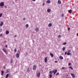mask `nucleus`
Here are the masks:
<instances>
[{"instance_id": "f257e3e1", "label": "nucleus", "mask_w": 78, "mask_h": 78, "mask_svg": "<svg viewBox=\"0 0 78 78\" xmlns=\"http://www.w3.org/2000/svg\"><path fill=\"white\" fill-rule=\"evenodd\" d=\"M2 50H3V51L4 52H5V54H6V55L8 54V52H7V51H6V50L5 49L3 48L2 49Z\"/></svg>"}, {"instance_id": "f03ea898", "label": "nucleus", "mask_w": 78, "mask_h": 78, "mask_svg": "<svg viewBox=\"0 0 78 78\" xmlns=\"http://www.w3.org/2000/svg\"><path fill=\"white\" fill-rule=\"evenodd\" d=\"M5 5H4V2H2L0 3V6H4Z\"/></svg>"}, {"instance_id": "7ed1b4c3", "label": "nucleus", "mask_w": 78, "mask_h": 78, "mask_svg": "<svg viewBox=\"0 0 78 78\" xmlns=\"http://www.w3.org/2000/svg\"><path fill=\"white\" fill-rule=\"evenodd\" d=\"M36 67H37L36 66V65H34V67L33 68V70H36Z\"/></svg>"}, {"instance_id": "20e7f679", "label": "nucleus", "mask_w": 78, "mask_h": 78, "mask_svg": "<svg viewBox=\"0 0 78 78\" xmlns=\"http://www.w3.org/2000/svg\"><path fill=\"white\" fill-rule=\"evenodd\" d=\"M53 72L54 74H56V73H57V70H55V71L53 70Z\"/></svg>"}, {"instance_id": "39448f33", "label": "nucleus", "mask_w": 78, "mask_h": 78, "mask_svg": "<svg viewBox=\"0 0 78 78\" xmlns=\"http://www.w3.org/2000/svg\"><path fill=\"white\" fill-rule=\"evenodd\" d=\"M71 75H72V77L73 78H75V75L73 73H71Z\"/></svg>"}, {"instance_id": "423d86ee", "label": "nucleus", "mask_w": 78, "mask_h": 78, "mask_svg": "<svg viewBox=\"0 0 78 78\" xmlns=\"http://www.w3.org/2000/svg\"><path fill=\"white\" fill-rule=\"evenodd\" d=\"M27 71L28 73H29L30 72V68H28L27 69Z\"/></svg>"}, {"instance_id": "0eeeda50", "label": "nucleus", "mask_w": 78, "mask_h": 78, "mask_svg": "<svg viewBox=\"0 0 78 78\" xmlns=\"http://www.w3.org/2000/svg\"><path fill=\"white\" fill-rule=\"evenodd\" d=\"M16 57L17 58H19V54H16Z\"/></svg>"}, {"instance_id": "6e6552de", "label": "nucleus", "mask_w": 78, "mask_h": 78, "mask_svg": "<svg viewBox=\"0 0 78 78\" xmlns=\"http://www.w3.org/2000/svg\"><path fill=\"white\" fill-rule=\"evenodd\" d=\"M44 61H45V63H46V62H47V58L46 57L45 59H44Z\"/></svg>"}, {"instance_id": "1a4fd4ad", "label": "nucleus", "mask_w": 78, "mask_h": 78, "mask_svg": "<svg viewBox=\"0 0 78 78\" xmlns=\"http://www.w3.org/2000/svg\"><path fill=\"white\" fill-rule=\"evenodd\" d=\"M40 74H41V73H39L37 75V77H39V76H40Z\"/></svg>"}, {"instance_id": "9d476101", "label": "nucleus", "mask_w": 78, "mask_h": 78, "mask_svg": "<svg viewBox=\"0 0 78 78\" xmlns=\"http://www.w3.org/2000/svg\"><path fill=\"white\" fill-rule=\"evenodd\" d=\"M52 25V24H51V23H49L48 24V26L49 27H51Z\"/></svg>"}, {"instance_id": "9b49d317", "label": "nucleus", "mask_w": 78, "mask_h": 78, "mask_svg": "<svg viewBox=\"0 0 78 78\" xmlns=\"http://www.w3.org/2000/svg\"><path fill=\"white\" fill-rule=\"evenodd\" d=\"M51 11V9H47V12H50Z\"/></svg>"}, {"instance_id": "f8f14e48", "label": "nucleus", "mask_w": 78, "mask_h": 78, "mask_svg": "<svg viewBox=\"0 0 78 78\" xmlns=\"http://www.w3.org/2000/svg\"><path fill=\"white\" fill-rule=\"evenodd\" d=\"M59 58L61 60L63 59V57H62V56H60Z\"/></svg>"}, {"instance_id": "ddd939ff", "label": "nucleus", "mask_w": 78, "mask_h": 78, "mask_svg": "<svg viewBox=\"0 0 78 78\" xmlns=\"http://www.w3.org/2000/svg\"><path fill=\"white\" fill-rule=\"evenodd\" d=\"M3 25V22H1V24H0V26H1V27H2V26Z\"/></svg>"}, {"instance_id": "4468645a", "label": "nucleus", "mask_w": 78, "mask_h": 78, "mask_svg": "<svg viewBox=\"0 0 78 78\" xmlns=\"http://www.w3.org/2000/svg\"><path fill=\"white\" fill-rule=\"evenodd\" d=\"M1 75H3V73H4V71L3 70L1 71Z\"/></svg>"}, {"instance_id": "2eb2a0df", "label": "nucleus", "mask_w": 78, "mask_h": 78, "mask_svg": "<svg viewBox=\"0 0 78 78\" xmlns=\"http://www.w3.org/2000/svg\"><path fill=\"white\" fill-rule=\"evenodd\" d=\"M50 55L51 56L52 58H53V54L51 53H50Z\"/></svg>"}, {"instance_id": "dca6fc26", "label": "nucleus", "mask_w": 78, "mask_h": 78, "mask_svg": "<svg viewBox=\"0 0 78 78\" xmlns=\"http://www.w3.org/2000/svg\"><path fill=\"white\" fill-rule=\"evenodd\" d=\"M9 31L8 30H6V34L7 35L8 34H9Z\"/></svg>"}, {"instance_id": "f3484780", "label": "nucleus", "mask_w": 78, "mask_h": 78, "mask_svg": "<svg viewBox=\"0 0 78 78\" xmlns=\"http://www.w3.org/2000/svg\"><path fill=\"white\" fill-rule=\"evenodd\" d=\"M28 27H29L28 24H27L26 25V28H28Z\"/></svg>"}, {"instance_id": "a211bd4d", "label": "nucleus", "mask_w": 78, "mask_h": 78, "mask_svg": "<svg viewBox=\"0 0 78 78\" xmlns=\"http://www.w3.org/2000/svg\"><path fill=\"white\" fill-rule=\"evenodd\" d=\"M53 71H51L49 72V73H50V74H52L53 73Z\"/></svg>"}, {"instance_id": "6ab92c4d", "label": "nucleus", "mask_w": 78, "mask_h": 78, "mask_svg": "<svg viewBox=\"0 0 78 78\" xmlns=\"http://www.w3.org/2000/svg\"><path fill=\"white\" fill-rule=\"evenodd\" d=\"M58 3L59 4H61V1H60V0H59L58 1Z\"/></svg>"}, {"instance_id": "aec40b11", "label": "nucleus", "mask_w": 78, "mask_h": 78, "mask_svg": "<svg viewBox=\"0 0 78 78\" xmlns=\"http://www.w3.org/2000/svg\"><path fill=\"white\" fill-rule=\"evenodd\" d=\"M35 30H36V31H39V29H38V28H36L35 29Z\"/></svg>"}, {"instance_id": "412c9836", "label": "nucleus", "mask_w": 78, "mask_h": 78, "mask_svg": "<svg viewBox=\"0 0 78 78\" xmlns=\"http://www.w3.org/2000/svg\"><path fill=\"white\" fill-rule=\"evenodd\" d=\"M8 76H9V74H7L6 75V76H5V78H8Z\"/></svg>"}, {"instance_id": "4be33fe9", "label": "nucleus", "mask_w": 78, "mask_h": 78, "mask_svg": "<svg viewBox=\"0 0 78 78\" xmlns=\"http://www.w3.org/2000/svg\"><path fill=\"white\" fill-rule=\"evenodd\" d=\"M46 2L48 3H50V1L48 0Z\"/></svg>"}, {"instance_id": "5701e85b", "label": "nucleus", "mask_w": 78, "mask_h": 78, "mask_svg": "<svg viewBox=\"0 0 78 78\" xmlns=\"http://www.w3.org/2000/svg\"><path fill=\"white\" fill-rule=\"evenodd\" d=\"M58 37L59 39H60V38H61V35H59L58 36Z\"/></svg>"}, {"instance_id": "b1692460", "label": "nucleus", "mask_w": 78, "mask_h": 78, "mask_svg": "<svg viewBox=\"0 0 78 78\" xmlns=\"http://www.w3.org/2000/svg\"><path fill=\"white\" fill-rule=\"evenodd\" d=\"M68 12H69L70 13H71L72 12V10H68Z\"/></svg>"}, {"instance_id": "393cba45", "label": "nucleus", "mask_w": 78, "mask_h": 78, "mask_svg": "<svg viewBox=\"0 0 78 78\" xmlns=\"http://www.w3.org/2000/svg\"><path fill=\"white\" fill-rule=\"evenodd\" d=\"M71 55V54L70 53L67 52V55Z\"/></svg>"}, {"instance_id": "a878e982", "label": "nucleus", "mask_w": 78, "mask_h": 78, "mask_svg": "<svg viewBox=\"0 0 78 78\" xmlns=\"http://www.w3.org/2000/svg\"><path fill=\"white\" fill-rule=\"evenodd\" d=\"M71 52V50H69L68 51H67V53H70Z\"/></svg>"}, {"instance_id": "bb28decb", "label": "nucleus", "mask_w": 78, "mask_h": 78, "mask_svg": "<svg viewBox=\"0 0 78 78\" xmlns=\"http://www.w3.org/2000/svg\"><path fill=\"white\" fill-rule=\"evenodd\" d=\"M49 76H50V78H51V77H52V75L51 74H50Z\"/></svg>"}, {"instance_id": "cd10ccee", "label": "nucleus", "mask_w": 78, "mask_h": 78, "mask_svg": "<svg viewBox=\"0 0 78 78\" xmlns=\"http://www.w3.org/2000/svg\"><path fill=\"white\" fill-rule=\"evenodd\" d=\"M65 47H64L62 48L63 51H64L65 50Z\"/></svg>"}, {"instance_id": "c85d7f7f", "label": "nucleus", "mask_w": 78, "mask_h": 78, "mask_svg": "<svg viewBox=\"0 0 78 78\" xmlns=\"http://www.w3.org/2000/svg\"><path fill=\"white\" fill-rule=\"evenodd\" d=\"M2 13L0 14V17H2Z\"/></svg>"}, {"instance_id": "c756f323", "label": "nucleus", "mask_w": 78, "mask_h": 78, "mask_svg": "<svg viewBox=\"0 0 78 78\" xmlns=\"http://www.w3.org/2000/svg\"><path fill=\"white\" fill-rule=\"evenodd\" d=\"M69 68H70V69H71L73 70V68L72 67V66L69 67Z\"/></svg>"}, {"instance_id": "7c9ffc66", "label": "nucleus", "mask_w": 78, "mask_h": 78, "mask_svg": "<svg viewBox=\"0 0 78 78\" xmlns=\"http://www.w3.org/2000/svg\"><path fill=\"white\" fill-rule=\"evenodd\" d=\"M20 0H16V1H15V2H19Z\"/></svg>"}, {"instance_id": "2f4dec72", "label": "nucleus", "mask_w": 78, "mask_h": 78, "mask_svg": "<svg viewBox=\"0 0 78 78\" xmlns=\"http://www.w3.org/2000/svg\"><path fill=\"white\" fill-rule=\"evenodd\" d=\"M14 51H15V52H16V51H17V49H16V48H15V50H14Z\"/></svg>"}, {"instance_id": "473e14b6", "label": "nucleus", "mask_w": 78, "mask_h": 78, "mask_svg": "<svg viewBox=\"0 0 78 78\" xmlns=\"http://www.w3.org/2000/svg\"><path fill=\"white\" fill-rule=\"evenodd\" d=\"M67 44V43L65 42L63 44V45H66Z\"/></svg>"}, {"instance_id": "72a5a7b5", "label": "nucleus", "mask_w": 78, "mask_h": 78, "mask_svg": "<svg viewBox=\"0 0 78 78\" xmlns=\"http://www.w3.org/2000/svg\"><path fill=\"white\" fill-rule=\"evenodd\" d=\"M65 69V68H64V67H62V70H63V69Z\"/></svg>"}, {"instance_id": "f704fd0d", "label": "nucleus", "mask_w": 78, "mask_h": 78, "mask_svg": "<svg viewBox=\"0 0 78 78\" xmlns=\"http://www.w3.org/2000/svg\"><path fill=\"white\" fill-rule=\"evenodd\" d=\"M70 65H71V63H69V64H68L69 66H70Z\"/></svg>"}, {"instance_id": "c9c22d12", "label": "nucleus", "mask_w": 78, "mask_h": 78, "mask_svg": "<svg viewBox=\"0 0 78 78\" xmlns=\"http://www.w3.org/2000/svg\"><path fill=\"white\" fill-rule=\"evenodd\" d=\"M45 5V3H44L43 4H42V5L43 6H44V5Z\"/></svg>"}, {"instance_id": "e433bc0d", "label": "nucleus", "mask_w": 78, "mask_h": 78, "mask_svg": "<svg viewBox=\"0 0 78 78\" xmlns=\"http://www.w3.org/2000/svg\"><path fill=\"white\" fill-rule=\"evenodd\" d=\"M67 51H66L65 53V55H67Z\"/></svg>"}, {"instance_id": "4c0bfd02", "label": "nucleus", "mask_w": 78, "mask_h": 78, "mask_svg": "<svg viewBox=\"0 0 78 78\" xmlns=\"http://www.w3.org/2000/svg\"><path fill=\"white\" fill-rule=\"evenodd\" d=\"M62 17H63L64 16V14H62Z\"/></svg>"}, {"instance_id": "58836bf2", "label": "nucleus", "mask_w": 78, "mask_h": 78, "mask_svg": "<svg viewBox=\"0 0 78 78\" xmlns=\"http://www.w3.org/2000/svg\"><path fill=\"white\" fill-rule=\"evenodd\" d=\"M56 75H59V73H57Z\"/></svg>"}, {"instance_id": "ea45409f", "label": "nucleus", "mask_w": 78, "mask_h": 78, "mask_svg": "<svg viewBox=\"0 0 78 78\" xmlns=\"http://www.w3.org/2000/svg\"><path fill=\"white\" fill-rule=\"evenodd\" d=\"M25 20V18H23V20Z\"/></svg>"}, {"instance_id": "a19ab883", "label": "nucleus", "mask_w": 78, "mask_h": 78, "mask_svg": "<svg viewBox=\"0 0 78 78\" xmlns=\"http://www.w3.org/2000/svg\"><path fill=\"white\" fill-rule=\"evenodd\" d=\"M55 62L56 63H58V61H55Z\"/></svg>"}, {"instance_id": "79ce46f5", "label": "nucleus", "mask_w": 78, "mask_h": 78, "mask_svg": "<svg viewBox=\"0 0 78 78\" xmlns=\"http://www.w3.org/2000/svg\"><path fill=\"white\" fill-rule=\"evenodd\" d=\"M68 30H69H69H70V27H69L68 28Z\"/></svg>"}, {"instance_id": "37998d69", "label": "nucleus", "mask_w": 78, "mask_h": 78, "mask_svg": "<svg viewBox=\"0 0 78 78\" xmlns=\"http://www.w3.org/2000/svg\"><path fill=\"white\" fill-rule=\"evenodd\" d=\"M9 70H7V73H8V72H9Z\"/></svg>"}, {"instance_id": "c03bdc74", "label": "nucleus", "mask_w": 78, "mask_h": 78, "mask_svg": "<svg viewBox=\"0 0 78 78\" xmlns=\"http://www.w3.org/2000/svg\"><path fill=\"white\" fill-rule=\"evenodd\" d=\"M6 7H7L6 5H5V8H6Z\"/></svg>"}, {"instance_id": "a18cd8bd", "label": "nucleus", "mask_w": 78, "mask_h": 78, "mask_svg": "<svg viewBox=\"0 0 78 78\" xmlns=\"http://www.w3.org/2000/svg\"><path fill=\"white\" fill-rule=\"evenodd\" d=\"M2 36V34H1L0 35V37H1Z\"/></svg>"}, {"instance_id": "49530a36", "label": "nucleus", "mask_w": 78, "mask_h": 78, "mask_svg": "<svg viewBox=\"0 0 78 78\" xmlns=\"http://www.w3.org/2000/svg\"><path fill=\"white\" fill-rule=\"evenodd\" d=\"M16 35L14 36V37H16Z\"/></svg>"}, {"instance_id": "de8ad7c7", "label": "nucleus", "mask_w": 78, "mask_h": 78, "mask_svg": "<svg viewBox=\"0 0 78 78\" xmlns=\"http://www.w3.org/2000/svg\"><path fill=\"white\" fill-rule=\"evenodd\" d=\"M5 47H6V48L8 47V46H7V45H6V46H5Z\"/></svg>"}, {"instance_id": "09e8293b", "label": "nucleus", "mask_w": 78, "mask_h": 78, "mask_svg": "<svg viewBox=\"0 0 78 78\" xmlns=\"http://www.w3.org/2000/svg\"><path fill=\"white\" fill-rule=\"evenodd\" d=\"M10 62H11V63H12V61H11Z\"/></svg>"}, {"instance_id": "8fccbe9b", "label": "nucleus", "mask_w": 78, "mask_h": 78, "mask_svg": "<svg viewBox=\"0 0 78 78\" xmlns=\"http://www.w3.org/2000/svg\"><path fill=\"white\" fill-rule=\"evenodd\" d=\"M33 1H34V2H35L36 1V0H32Z\"/></svg>"}, {"instance_id": "3c124183", "label": "nucleus", "mask_w": 78, "mask_h": 78, "mask_svg": "<svg viewBox=\"0 0 78 78\" xmlns=\"http://www.w3.org/2000/svg\"><path fill=\"white\" fill-rule=\"evenodd\" d=\"M77 36H78V33L77 34Z\"/></svg>"}, {"instance_id": "603ef678", "label": "nucleus", "mask_w": 78, "mask_h": 78, "mask_svg": "<svg viewBox=\"0 0 78 78\" xmlns=\"http://www.w3.org/2000/svg\"><path fill=\"white\" fill-rule=\"evenodd\" d=\"M4 69H6V68L5 67H4Z\"/></svg>"}, {"instance_id": "864d4df0", "label": "nucleus", "mask_w": 78, "mask_h": 78, "mask_svg": "<svg viewBox=\"0 0 78 78\" xmlns=\"http://www.w3.org/2000/svg\"><path fill=\"white\" fill-rule=\"evenodd\" d=\"M6 42V41H4V43H5V42Z\"/></svg>"}, {"instance_id": "5fc2aeb1", "label": "nucleus", "mask_w": 78, "mask_h": 78, "mask_svg": "<svg viewBox=\"0 0 78 78\" xmlns=\"http://www.w3.org/2000/svg\"><path fill=\"white\" fill-rule=\"evenodd\" d=\"M66 75H67V76H69V75H68V74H66Z\"/></svg>"}, {"instance_id": "6e6d98bb", "label": "nucleus", "mask_w": 78, "mask_h": 78, "mask_svg": "<svg viewBox=\"0 0 78 78\" xmlns=\"http://www.w3.org/2000/svg\"><path fill=\"white\" fill-rule=\"evenodd\" d=\"M33 41V42H34V41Z\"/></svg>"}]
</instances>
